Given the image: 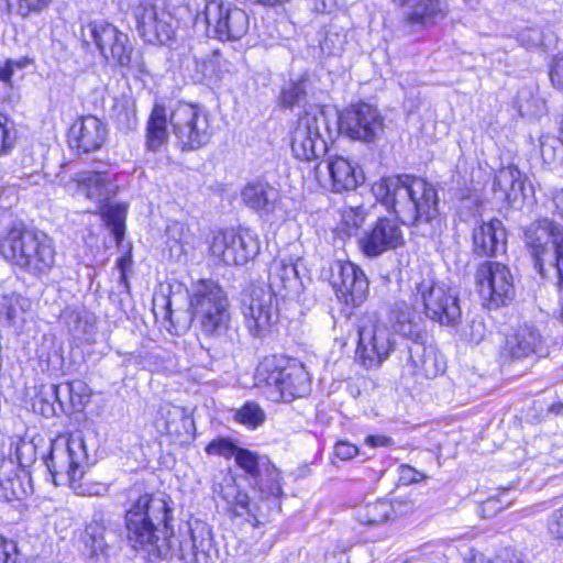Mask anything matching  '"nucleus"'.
<instances>
[{
  "label": "nucleus",
  "mask_w": 563,
  "mask_h": 563,
  "mask_svg": "<svg viewBox=\"0 0 563 563\" xmlns=\"http://www.w3.org/2000/svg\"><path fill=\"white\" fill-rule=\"evenodd\" d=\"M181 152L198 151L213 136L210 112L205 106L180 100L167 113L163 102H154L144 126V150L158 153L169 142V130Z\"/></svg>",
  "instance_id": "f257e3e1"
},
{
  "label": "nucleus",
  "mask_w": 563,
  "mask_h": 563,
  "mask_svg": "<svg viewBox=\"0 0 563 563\" xmlns=\"http://www.w3.org/2000/svg\"><path fill=\"white\" fill-rule=\"evenodd\" d=\"M376 202L407 227L431 223L439 216L438 189L427 177L416 174L382 176L372 185Z\"/></svg>",
  "instance_id": "f03ea898"
},
{
  "label": "nucleus",
  "mask_w": 563,
  "mask_h": 563,
  "mask_svg": "<svg viewBox=\"0 0 563 563\" xmlns=\"http://www.w3.org/2000/svg\"><path fill=\"white\" fill-rule=\"evenodd\" d=\"M174 509L168 496L144 492L131 500L123 514L125 540L135 552L159 555L174 537Z\"/></svg>",
  "instance_id": "7ed1b4c3"
},
{
  "label": "nucleus",
  "mask_w": 563,
  "mask_h": 563,
  "mask_svg": "<svg viewBox=\"0 0 563 563\" xmlns=\"http://www.w3.org/2000/svg\"><path fill=\"white\" fill-rule=\"evenodd\" d=\"M56 256L54 239L23 220L12 221L0 232V258L12 269L43 278L56 266Z\"/></svg>",
  "instance_id": "20e7f679"
},
{
  "label": "nucleus",
  "mask_w": 563,
  "mask_h": 563,
  "mask_svg": "<svg viewBox=\"0 0 563 563\" xmlns=\"http://www.w3.org/2000/svg\"><path fill=\"white\" fill-rule=\"evenodd\" d=\"M207 455L234 459L235 465L249 478L254 481L253 488L261 499H282L284 493L283 471L268 457H262L256 451L239 446L228 437H217L205 446Z\"/></svg>",
  "instance_id": "39448f33"
},
{
  "label": "nucleus",
  "mask_w": 563,
  "mask_h": 563,
  "mask_svg": "<svg viewBox=\"0 0 563 563\" xmlns=\"http://www.w3.org/2000/svg\"><path fill=\"white\" fill-rule=\"evenodd\" d=\"M255 386L274 400L291 402L309 394L311 377L303 363L283 354L264 356L256 366Z\"/></svg>",
  "instance_id": "423d86ee"
},
{
  "label": "nucleus",
  "mask_w": 563,
  "mask_h": 563,
  "mask_svg": "<svg viewBox=\"0 0 563 563\" xmlns=\"http://www.w3.org/2000/svg\"><path fill=\"white\" fill-rule=\"evenodd\" d=\"M390 318L396 330L411 340L408 345L407 369L416 380L433 379L445 372L443 357L422 341L423 330L419 325L415 309L405 300L396 301L390 308Z\"/></svg>",
  "instance_id": "0eeeda50"
},
{
  "label": "nucleus",
  "mask_w": 563,
  "mask_h": 563,
  "mask_svg": "<svg viewBox=\"0 0 563 563\" xmlns=\"http://www.w3.org/2000/svg\"><path fill=\"white\" fill-rule=\"evenodd\" d=\"M522 239L538 275L548 277L549 263L555 274V290L563 292V225L547 217L538 218L523 229Z\"/></svg>",
  "instance_id": "6e6552de"
},
{
  "label": "nucleus",
  "mask_w": 563,
  "mask_h": 563,
  "mask_svg": "<svg viewBox=\"0 0 563 563\" xmlns=\"http://www.w3.org/2000/svg\"><path fill=\"white\" fill-rule=\"evenodd\" d=\"M333 130L321 103L305 107L290 123L287 140L292 156L300 162L311 163L319 158L320 151H325V139H332Z\"/></svg>",
  "instance_id": "1a4fd4ad"
},
{
  "label": "nucleus",
  "mask_w": 563,
  "mask_h": 563,
  "mask_svg": "<svg viewBox=\"0 0 563 563\" xmlns=\"http://www.w3.org/2000/svg\"><path fill=\"white\" fill-rule=\"evenodd\" d=\"M410 305L421 327V317L416 309L420 306L421 313L434 323L446 328H456L462 321L461 300L457 291L443 282L423 278L416 284L411 292Z\"/></svg>",
  "instance_id": "9d476101"
},
{
  "label": "nucleus",
  "mask_w": 563,
  "mask_h": 563,
  "mask_svg": "<svg viewBox=\"0 0 563 563\" xmlns=\"http://www.w3.org/2000/svg\"><path fill=\"white\" fill-rule=\"evenodd\" d=\"M396 349L394 332L377 316L364 313L358 319L353 361L360 368L367 372L379 369Z\"/></svg>",
  "instance_id": "9b49d317"
},
{
  "label": "nucleus",
  "mask_w": 563,
  "mask_h": 563,
  "mask_svg": "<svg viewBox=\"0 0 563 563\" xmlns=\"http://www.w3.org/2000/svg\"><path fill=\"white\" fill-rule=\"evenodd\" d=\"M192 320H198L202 332L219 335L231 328L229 299L222 287L211 279H199L188 299Z\"/></svg>",
  "instance_id": "f8f14e48"
},
{
  "label": "nucleus",
  "mask_w": 563,
  "mask_h": 563,
  "mask_svg": "<svg viewBox=\"0 0 563 563\" xmlns=\"http://www.w3.org/2000/svg\"><path fill=\"white\" fill-rule=\"evenodd\" d=\"M261 241L246 227H229L213 231L208 243V256L217 265L242 266L260 253Z\"/></svg>",
  "instance_id": "ddd939ff"
},
{
  "label": "nucleus",
  "mask_w": 563,
  "mask_h": 563,
  "mask_svg": "<svg viewBox=\"0 0 563 563\" xmlns=\"http://www.w3.org/2000/svg\"><path fill=\"white\" fill-rule=\"evenodd\" d=\"M44 462L56 483L57 477L65 473L68 485L79 495L97 494L98 484L86 481L89 470V457L82 441L68 438L64 448L52 446Z\"/></svg>",
  "instance_id": "4468645a"
},
{
  "label": "nucleus",
  "mask_w": 563,
  "mask_h": 563,
  "mask_svg": "<svg viewBox=\"0 0 563 563\" xmlns=\"http://www.w3.org/2000/svg\"><path fill=\"white\" fill-rule=\"evenodd\" d=\"M475 289L486 310L507 308L516 299L515 276L510 267L498 261L481 262L474 273Z\"/></svg>",
  "instance_id": "2eb2a0df"
},
{
  "label": "nucleus",
  "mask_w": 563,
  "mask_h": 563,
  "mask_svg": "<svg viewBox=\"0 0 563 563\" xmlns=\"http://www.w3.org/2000/svg\"><path fill=\"white\" fill-rule=\"evenodd\" d=\"M81 42L92 44L106 62L119 67H129L133 60L134 46L128 33L108 20H91L81 25Z\"/></svg>",
  "instance_id": "dca6fc26"
},
{
  "label": "nucleus",
  "mask_w": 563,
  "mask_h": 563,
  "mask_svg": "<svg viewBox=\"0 0 563 563\" xmlns=\"http://www.w3.org/2000/svg\"><path fill=\"white\" fill-rule=\"evenodd\" d=\"M197 19L205 23L207 34L221 42L239 41L250 29L247 12L224 0H206Z\"/></svg>",
  "instance_id": "f3484780"
},
{
  "label": "nucleus",
  "mask_w": 563,
  "mask_h": 563,
  "mask_svg": "<svg viewBox=\"0 0 563 563\" xmlns=\"http://www.w3.org/2000/svg\"><path fill=\"white\" fill-rule=\"evenodd\" d=\"M139 36L147 45L162 46L176 38L174 15L157 0H139L132 10Z\"/></svg>",
  "instance_id": "a211bd4d"
},
{
  "label": "nucleus",
  "mask_w": 563,
  "mask_h": 563,
  "mask_svg": "<svg viewBox=\"0 0 563 563\" xmlns=\"http://www.w3.org/2000/svg\"><path fill=\"white\" fill-rule=\"evenodd\" d=\"M329 284L336 300L350 310L363 306L369 296V280L356 263L339 260L331 268Z\"/></svg>",
  "instance_id": "6ab92c4d"
},
{
  "label": "nucleus",
  "mask_w": 563,
  "mask_h": 563,
  "mask_svg": "<svg viewBox=\"0 0 563 563\" xmlns=\"http://www.w3.org/2000/svg\"><path fill=\"white\" fill-rule=\"evenodd\" d=\"M65 143L76 156L89 155L103 150L110 139L108 123L92 113L75 115L65 130Z\"/></svg>",
  "instance_id": "aec40b11"
},
{
  "label": "nucleus",
  "mask_w": 563,
  "mask_h": 563,
  "mask_svg": "<svg viewBox=\"0 0 563 563\" xmlns=\"http://www.w3.org/2000/svg\"><path fill=\"white\" fill-rule=\"evenodd\" d=\"M404 225L405 220L400 217L379 216L360 236L357 245L361 253L368 258H375L402 247L406 243Z\"/></svg>",
  "instance_id": "412c9836"
},
{
  "label": "nucleus",
  "mask_w": 563,
  "mask_h": 563,
  "mask_svg": "<svg viewBox=\"0 0 563 563\" xmlns=\"http://www.w3.org/2000/svg\"><path fill=\"white\" fill-rule=\"evenodd\" d=\"M153 424L169 446L184 448L196 438L195 420L187 409L168 401L159 405Z\"/></svg>",
  "instance_id": "4be33fe9"
},
{
  "label": "nucleus",
  "mask_w": 563,
  "mask_h": 563,
  "mask_svg": "<svg viewBox=\"0 0 563 563\" xmlns=\"http://www.w3.org/2000/svg\"><path fill=\"white\" fill-rule=\"evenodd\" d=\"M338 125L349 139L371 143L383 131L384 119L374 106L360 100L339 114Z\"/></svg>",
  "instance_id": "5701e85b"
},
{
  "label": "nucleus",
  "mask_w": 563,
  "mask_h": 563,
  "mask_svg": "<svg viewBox=\"0 0 563 563\" xmlns=\"http://www.w3.org/2000/svg\"><path fill=\"white\" fill-rule=\"evenodd\" d=\"M497 351V361L500 366H510L540 353L543 349V336L532 325L518 324L503 332Z\"/></svg>",
  "instance_id": "b1692460"
},
{
  "label": "nucleus",
  "mask_w": 563,
  "mask_h": 563,
  "mask_svg": "<svg viewBox=\"0 0 563 563\" xmlns=\"http://www.w3.org/2000/svg\"><path fill=\"white\" fill-rule=\"evenodd\" d=\"M245 325L255 338H264L273 333L280 318L278 297L267 289L254 291L247 311Z\"/></svg>",
  "instance_id": "393cba45"
},
{
  "label": "nucleus",
  "mask_w": 563,
  "mask_h": 563,
  "mask_svg": "<svg viewBox=\"0 0 563 563\" xmlns=\"http://www.w3.org/2000/svg\"><path fill=\"white\" fill-rule=\"evenodd\" d=\"M506 243L507 230L496 217L478 222L472 231V253L476 257H496L499 251H505Z\"/></svg>",
  "instance_id": "a878e982"
},
{
  "label": "nucleus",
  "mask_w": 563,
  "mask_h": 563,
  "mask_svg": "<svg viewBox=\"0 0 563 563\" xmlns=\"http://www.w3.org/2000/svg\"><path fill=\"white\" fill-rule=\"evenodd\" d=\"M240 197L243 206L258 216L274 213L282 201L279 190L263 178L247 181L241 188Z\"/></svg>",
  "instance_id": "bb28decb"
},
{
  "label": "nucleus",
  "mask_w": 563,
  "mask_h": 563,
  "mask_svg": "<svg viewBox=\"0 0 563 563\" xmlns=\"http://www.w3.org/2000/svg\"><path fill=\"white\" fill-rule=\"evenodd\" d=\"M327 167L329 181L333 192L355 190L364 180V172L353 159L343 155H333L328 158Z\"/></svg>",
  "instance_id": "cd10ccee"
},
{
  "label": "nucleus",
  "mask_w": 563,
  "mask_h": 563,
  "mask_svg": "<svg viewBox=\"0 0 563 563\" xmlns=\"http://www.w3.org/2000/svg\"><path fill=\"white\" fill-rule=\"evenodd\" d=\"M221 497L225 501V511L230 519H236L239 517H246V521L253 527L258 528L261 520L257 517V506L253 504V500L249 493L240 487L234 481L228 483L225 488L221 490Z\"/></svg>",
  "instance_id": "c85d7f7f"
},
{
  "label": "nucleus",
  "mask_w": 563,
  "mask_h": 563,
  "mask_svg": "<svg viewBox=\"0 0 563 563\" xmlns=\"http://www.w3.org/2000/svg\"><path fill=\"white\" fill-rule=\"evenodd\" d=\"M1 497L5 501H23L33 494L30 472L22 465L0 471Z\"/></svg>",
  "instance_id": "c756f323"
},
{
  "label": "nucleus",
  "mask_w": 563,
  "mask_h": 563,
  "mask_svg": "<svg viewBox=\"0 0 563 563\" xmlns=\"http://www.w3.org/2000/svg\"><path fill=\"white\" fill-rule=\"evenodd\" d=\"M73 181L91 201L101 203L110 199V179L106 170H82L74 175Z\"/></svg>",
  "instance_id": "7c9ffc66"
},
{
  "label": "nucleus",
  "mask_w": 563,
  "mask_h": 563,
  "mask_svg": "<svg viewBox=\"0 0 563 563\" xmlns=\"http://www.w3.org/2000/svg\"><path fill=\"white\" fill-rule=\"evenodd\" d=\"M448 14L449 9L444 0H418L405 15L404 21L410 26H433Z\"/></svg>",
  "instance_id": "2f4dec72"
},
{
  "label": "nucleus",
  "mask_w": 563,
  "mask_h": 563,
  "mask_svg": "<svg viewBox=\"0 0 563 563\" xmlns=\"http://www.w3.org/2000/svg\"><path fill=\"white\" fill-rule=\"evenodd\" d=\"M92 213L97 214L103 224L111 229L115 245L121 246L126 230L128 206L122 202H110V199H107L101 201Z\"/></svg>",
  "instance_id": "473e14b6"
},
{
  "label": "nucleus",
  "mask_w": 563,
  "mask_h": 563,
  "mask_svg": "<svg viewBox=\"0 0 563 563\" xmlns=\"http://www.w3.org/2000/svg\"><path fill=\"white\" fill-rule=\"evenodd\" d=\"M525 180L517 166L509 165L499 170L494 180V190L503 194L507 203L512 205L522 195Z\"/></svg>",
  "instance_id": "72a5a7b5"
},
{
  "label": "nucleus",
  "mask_w": 563,
  "mask_h": 563,
  "mask_svg": "<svg viewBox=\"0 0 563 563\" xmlns=\"http://www.w3.org/2000/svg\"><path fill=\"white\" fill-rule=\"evenodd\" d=\"M58 384L43 383L35 387L31 399L33 412L44 417L53 418L57 415V405H60L58 397Z\"/></svg>",
  "instance_id": "f704fd0d"
},
{
  "label": "nucleus",
  "mask_w": 563,
  "mask_h": 563,
  "mask_svg": "<svg viewBox=\"0 0 563 563\" xmlns=\"http://www.w3.org/2000/svg\"><path fill=\"white\" fill-rule=\"evenodd\" d=\"M31 300L18 292L0 295V322L12 324L19 314L29 311Z\"/></svg>",
  "instance_id": "c9c22d12"
},
{
  "label": "nucleus",
  "mask_w": 563,
  "mask_h": 563,
  "mask_svg": "<svg viewBox=\"0 0 563 563\" xmlns=\"http://www.w3.org/2000/svg\"><path fill=\"white\" fill-rule=\"evenodd\" d=\"M390 506L387 499H377L374 503L366 504L358 512L357 520L364 526H378L385 523L390 518Z\"/></svg>",
  "instance_id": "e433bc0d"
},
{
  "label": "nucleus",
  "mask_w": 563,
  "mask_h": 563,
  "mask_svg": "<svg viewBox=\"0 0 563 563\" xmlns=\"http://www.w3.org/2000/svg\"><path fill=\"white\" fill-rule=\"evenodd\" d=\"M233 419L235 422L244 426L245 428L255 430L265 422L266 415L258 402L254 400H247L243 402L239 409L235 410Z\"/></svg>",
  "instance_id": "4c0bfd02"
},
{
  "label": "nucleus",
  "mask_w": 563,
  "mask_h": 563,
  "mask_svg": "<svg viewBox=\"0 0 563 563\" xmlns=\"http://www.w3.org/2000/svg\"><path fill=\"white\" fill-rule=\"evenodd\" d=\"M19 141L15 121L8 113L0 111V157L10 155Z\"/></svg>",
  "instance_id": "58836bf2"
},
{
  "label": "nucleus",
  "mask_w": 563,
  "mask_h": 563,
  "mask_svg": "<svg viewBox=\"0 0 563 563\" xmlns=\"http://www.w3.org/2000/svg\"><path fill=\"white\" fill-rule=\"evenodd\" d=\"M368 212L363 206L347 207L342 210L340 229L347 235L356 234L365 224Z\"/></svg>",
  "instance_id": "ea45409f"
},
{
  "label": "nucleus",
  "mask_w": 563,
  "mask_h": 563,
  "mask_svg": "<svg viewBox=\"0 0 563 563\" xmlns=\"http://www.w3.org/2000/svg\"><path fill=\"white\" fill-rule=\"evenodd\" d=\"M52 2L53 0H5V11L8 14H16L26 19L42 13Z\"/></svg>",
  "instance_id": "a19ab883"
},
{
  "label": "nucleus",
  "mask_w": 563,
  "mask_h": 563,
  "mask_svg": "<svg viewBox=\"0 0 563 563\" xmlns=\"http://www.w3.org/2000/svg\"><path fill=\"white\" fill-rule=\"evenodd\" d=\"M307 90L303 80H295L289 84L288 87L280 89L277 104L280 109H292L300 100L305 99Z\"/></svg>",
  "instance_id": "79ce46f5"
},
{
  "label": "nucleus",
  "mask_w": 563,
  "mask_h": 563,
  "mask_svg": "<svg viewBox=\"0 0 563 563\" xmlns=\"http://www.w3.org/2000/svg\"><path fill=\"white\" fill-rule=\"evenodd\" d=\"M506 493L493 494L478 501L477 504V512L484 519H489L495 517L501 510L506 509L510 501L505 498Z\"/></svg>",
  "instance_id": "37998d69"
},
{
  "label": "nucleus",
  "mask_w": 563,
  "mask_h": 563,
  "mask_svg": "<svg viewBox=\"0 0 563 563\" xmlns=\"http://www.w3.org/2000/svg\"><path fill=\"white\" fill-rule=\"evenodd\" d=\"M545 530L552 543L563 547V505L549 515L545 521Z\"/></svg>",
  "instance_id": "c03bdc74"
},
{
  "label": "nucleus",
  "mask_w": 563,
  "mask_h": 563,
  "mask_svg": "<svg viewBox=\"0 0 563 563\" xmlns=\"http://www.w3.org/2000/svg\"><path fill=\"white\" fill-rule=\"evenodd\" d=\"M547 69L551 87L559 92H563V53L551 56Z\"/></svg>",
  "instance_id": "a18cd8bd"
},
{
  "label": "nucleus",
  "mask_w": 563,
  "mask_h": 563,
  "mask_svg": "<svg viewBox=\"0 0 563 563\" xmlns=\"http://www.w3.org/2000/svg\"><path fill=\"white\" fill-rule=\"evenodd\" d=\"M387 503L390 506L391 520L412 514L416 509V503L409 496L387 499Z\"/></svg>",
  "instance_id": "49530a36"
},
{
  "label": "nucleus",
  "mask_w": 563,
  "mask_h": 563,
  "mask_svg": "<svg viewBox=\"0 0 563 563\" xmlns=\"http://www.w3.org/2000/svg\"><path fill=\"white\" fill-rule=\"evenodd\" d=\"M360 452L358 445L345 439L338 440L333 445V456L341 462L355 459Z\"/></svg>",
  "instance_id": "de8ad7c7"
},
{
  "label": "nucleus",
  "mask_w": 563,
  "mask_h": 563,
  "mask_svg": "<svg viewBox=\"0 0 563 563\" xmlns=\"http://www.w3.org/2000/svg\"><path fill=\"white\" fill-rule=\"evenodd\" d=\"M133 264V245L131 243L128 244L125 251L121 256L117 258L115 266L120 272V283L129 287V271L131 269Z\"/></svg>",
  "instance_id": "09e8293b"
},
{
  "label": "nucleus",
  "mask_w": 563,
  "mask_h": 563,
  "mask_svg": "<svg viewBox=\"0 0 563 563\" xmlns=\"http://www.w3.org/2000/svg\"><path fill=\"white\" fill-rule=\"evenodd\" d=\"M84 542L86 547L90 548V556H98L99 554H103L108 548L102 536L95 537L92 534H87L84 539Z\"/></svg>",
  "instance_id": "8fccbe9b"
},
{
  "label": "nucleus",
  "mask_w": 563,
  "mask_h": 563,
  "mask_svg": "<svg viewBox=\"0 0 563 563\" xmlns=\"http://www.w3.org/2000/svg\"><path fill=\"white\" fill-rule=\"evenodd\" d=\"M400 478L405 484L419 483L426 479V475L409 464H401L399 467Z\"/></svg>",
  "instance_id": "3c124183"
},
{
  "label": "nucleus",
  "mask_w": 563,
  "mask_h": 563,
  "mask_svg": "<svg viewBox=\"0 0 563 563\" xmlns=\"http://www.w3.org/2000/svg\"><path fill=\"white\" fill-rule=\"evenodd\" d=\"M364 443L371 449L390 448L394 445V439L387 434H368Z\"/></svg>",
  "instance_id": "603ef678"
},
{
  "label": "nucleus",
  "mask_w": 563,
  "mask_h": 563,
  "mask_svg": "<svg viewBox=\"0 0 563 563\" xmlns=\"http://www.w3.org/2000/svg\"><path fill=\"white\" fill-rule=\"evenodd\" d=\"M14 69L12 67L11 58H7L3 63H0V82L12 87Z\"/></svg>",
  "instance_id": "864d4df0"
},
{
  "label": "nucleus",
  "mask_w": 563,
  "mask_h": 563,
  "mask_svg": "<svg viewBox=\"0 0 563 563\" xmlns=\"http://www.w3.org/2000/svg\"><path fill=\"white\" fill-rule=\"evenodd\" d=\"M463 563H495L490 558L475 548H470L463 556Z\"/></svg>",
  "instance_id": "5fc2aeb1"
},
{
  "label": "nucleus",
  "mask_w": 563,
  "mask_h": 563,
  "mask_svg": "<svg viewBox=\"0 0 563 563\" xmlns=\"http://www.w3.org/2000/svg\"><path fill=\"white\" fill-rule=\"evenodd\" d=\"M245 1L253 5H258V7H263L266 9H279V8H284L291 0H245Z\"/></svg>",
  "instance_id": "6e6d98bb"
},
{
  "label": "nucleus",
  "mask_w": 563,
  "mask_h": 563,
  "mask_svg": "<svg viewBox=\"0 0 563 563\" xmlns=\"http://www.w3.org/2000/svg\"><path fill=\"white\" fill-rule=\"evenodd\" d=\"M124 113L126 123L135 124L137 117H136V110L134 107L124 106L120 109V111L115 114L117 121L121 122V115Z\"/></svg>",
  "instance_id": "4d7b16f0"
},
{
  "label": "nucleus",
  "mask_w": 563,
  "mask_h": 563,
  "mask_svg": "<svg viewBox=\"0 0 563 563\" xmlns=\"http://www.w3.org/2000/svg\"><path fill=\"white\" fill-rule=\"evenodd\" d=\"M11 542L4 537L0 536V563H8L10 560V548Z\"/></svg>",
  "instance_id": "13d9d810"
},
{
  "label": "nucleus",
  "mask_w": 563,
  "mask_h": 563,
  "mask_svg": "<svg viewBox=\"0 0 563 563\" xmlns=\"http://www.w3.org/2000/svg\"><path fill=\"white\" fill-rule=\"evenodd\" d=\"M11 63H12V67L13 69H23L30 65H32L34 63V59L32 57H29V56H22L20 57L19 59H12L11 58Z\"/></svg>",
  "instance_id": "bf43d9fd"
},
{
  "label": "nucleus",
  "mask_w": 563,
  "mask_h": 563,
  "mask_svg": "<svg viewBox=\"0 0 563 563\" xmlns=\"http://www.w3.org/2000/svg\"><path fill=\"white\" fill-rule=\"evenodd\" d=\"M553 202L555 205V212L563 218V190L556 192L553 197Z\"/></svg>",
  "instance_id": "052dcab7"
},
{
  "label": "nucleus",
  "mask_w": 563,
  "mask_h": 563,
  "mask_svg": "<svg viewBox=\"0 0 563 563\" xmlns=\"http://www.w3.org/2000/svg\"><path fill=\"white\" fill-rule=\"evenodd\" d=\"M558 320L563 325V297L560 298Z\"/></svg>",
  "instance_id": "680f3d73"
},
{
  "label": "nucleus",
  "mask_w": 563,
  "mask_h": 563,
  "mask_svg": "<svg viewBox=\"0 0 563 563\" xmlns=\"http://www.w3.org/2000/svg\"><path fill=\"white\" fill-rule=\"evenodd\" d=\"M391 2L399 8H405L410 4L411 0H391Z\"/></svg>",
  "instance_id": "e2e57ef3"
},
{
  "label": "nucleus",
  "mask_w": 563,
  "mask_h": 563,
  "mask_svg": "<svg viewBox=\"0 0 563 563\" xmlns=\"http://www.w3.org/2000/svg\"><path fill=\"white\" fill-rule=\"evenodd\" d=\"M166 309H167L166 318H167L168 320H170V314H172L170 301H167V303H166Z\"/></svg>",
  "instance_id": "0e129e2a"
},
{
  "label": "nucleus",
  "mask_w": 563,
  "mask_h": 563,
  "mask_svg": "<svg viewBox=\"0 0 563 563\" xmlns=\"http://www.w3.org/2000/svg\"><path fill=\"white\" fill-rule=\"evenodd\" d=\"M541 151H542L543 154L545 153V151H547V143H542L541 144Z\"/></svg>",
  "instance_id": "69168bd1"
},
{
  "label": "nucleus",
  "mask_w": 563,
  "mask_h": 563,
  "mask_svg": "<svg viewBox=\"0 0 563 563\" xmlns=\"http://www.w3.org/2000/svg\"><path fill=\"white\" fill-rule=\"evenodd\" d=\"M561 408H563V402L559 405Z\"/></svg>",
  "instance_id": "338daca9"
}]
</instances>
